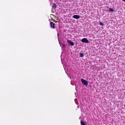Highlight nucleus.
I'll list each match as a JSON object with an SVG mask.
<instances>
[{"mask_svg":"<svg viewBox=\"0 0 125 125\" xmlns=\"http://www.w3.org/2000/svg\"><path fill=\"white\" fill-rule=\"evenodd\" d=\"M52 7L53 8H54V9H55L56 8V7H57L56 4L53 3V5H52Z\"/></svg>","mask_w":125,"mask_h":125,"instance_id":"6","label":"nucleus"},{"mask_svg":"<svg viewBox=\"0 0 125 125\" xmlns=\"http://www.w3.org/2000/svg\"><path fill=\"white\" fill-rule=\"evenodd\" d=\"M100 25H101V26H104V24L103 23H102V22H100Z\"/></svg>","mask_w":125,"mask_h":125,"instance_id":"10","label":"nucleus"},{"mask_svg":"<svg viewBox=\"0 0 125 125\" xmlns=\"http://www.w3.org/2000/svg\"><path fill=\"white\" fill-rule=\"evenodd\" d=\"M81 42H84V43H88L89 41L86 38H83Z\"/></svg>","mask_w":125,"mask_h":125,"instance_id":"2","label":"nucleus"},{"mask_svg":"<svg viewBox=\"0 0 125 125\" xmlns=\"http://www.w3.org/2000/svg\"><path fill=\"white\" fill-rule=\"evenodd\" d=\"M57 36H58V39H59V33H58V32L57 33Z\"/></svg>","mask_w":125,"mask_h":125,"instance_id":"12","label":"nucleus"},{"mask_svg":"<svg viewBox=\"0 0 125 125\" xmlns=\"http://www.w3.org/2000/svg\"><path fill=\"white\" fill-rule=\"evenodd\" d=\"M72 17L74 18V19H80V18H81V17L78 15H73Z\"/></svg>","mask_w":125,"mask_h":125,"instance_id":"5","label":"nucleus"},{"mask_svg":"<svg viewBox=\"0 0 125 125\" xmlns=\"http://www.w3.org/2000/svg\"><path fill=\"white\" fill-rule=\"evenodd\" d=\"M67 43H69V44H70L72 46L74 45V42H72L71 40H67Z\"/></svg>","mask_w":125,"mask_h":125,"instance_id":"4","label":"nucleus"},{"mask_svg":"<svg viewBox=\"0 0 125 125\" xmlns=\"http://www.w3.org/2000/svg\"><path fill=\"white\" fill-rule=\"evenodd\" d=\"M84 55H83V53H80V57H83Z\"/></svg>","mask_w":125,"mask_h":125,"instance_id":"9","label":"nucleus"},{"mask_svg":"<svg viewBox=\"0 0 125 125\" xmlns=\"http://www.w3.org/2000/svg\"><path fill=\"white\" fill-rule=\"evenodd\" d=\"M81 125H85V123H84V122L83 121H81Z\"/></svg>","mask_w":125,"mask_h":125,"instance_id":"8","label":"nucleus"},{"mask_svg":"<svg viewBox=\"0 0 125 125\" xmlns=\"http://www.w3.org/2000/svg\"><path fill=\"white\" fill-rule=\"evenodd\" d=\"M109 11H110V12H114V11H115V10L112 8H109Z\"/></svg>","mask_w":125,"mask_h":125,"instance_id":"7","label":"nucleus"},{"mask_svg":"<svg viewBox=\"0 0 125 125\" xmlns=\"http://www.w3.org/2000/svg\"><path fill=\"white\" fill-rule=\"evenodd\" d=\"M62 47H66V45L62 44Z\"/></svg>","mask_w":125,"mask_h":125,"instance_id":"11","label":"nucleus"},{"mask_svg":"<svg viewBox=\"0 0 125 125\" xmlns=\"http://www.w3.org/2000/svg\"><path fill=\"white\" fill-rule=\"evenodd\" d=\"M50 27L51 28H53V29H55V23H54L53 22L51 21L50 22Z\"/></svg>","mask_w":125,"mask_h":125,"instance_id":"3","label":"nucleus"},{"mask_svg":"<svg viewBox=\"0 0 125 125\" xmlns=\"http://www.w3.org/2000/svg\"><path fill=\"white\" fill-rule=\"evenodd\" d=\"M81 82L82 83H83V85H85V86H87L88 85V83L86 81V80L83 79H81Z\"/></svg>","mask_w":125,"mask_h":125,"instance_id":"1","label":"nucleus"},{"mask_svg":"<svg viewBox=\"0 0 125 125\" xmlns=\"http://www.w3.org/2000/svg\"><path fill=\"white\" fill-rule=\"evenodd\" d=\"M123 1H124L125 2V0H122Z\"/></svg>","mask_w":125,"mask_h":125,"instance_id":"13","label":"nucleus"},{"mask_svg":"<svg viewBox=\"0 0 125 125\" xmlns=\"http://www.w3.org/2000/svg\"><path fill=\"white\" fill-rule=\"evenodd\" d=\"M124 107H125V104L124 105Z\"/></svg>","mask_w":125,"mask_h":125,"instance_id":"14","label":"nucleus"}]
</instances>
